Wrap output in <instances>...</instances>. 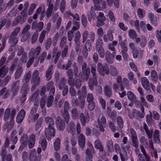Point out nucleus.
Instances as JSON below:
<instances>
[{"label":"nucleus","instance_id":"37","mask_svg":"<svg viewBox=\"0 0 161 161\" xmlns=\"http://www.w3.org/2000/svg\"><path fill=\"white\" fill-rule=\"evenodd\" d=\"M66 3L65 0H62L60 3V10L61 13H63L64 11Z\"/></svg>","mask_w":161,"mask_h":161},{"label":"nucleus","instance_id":"61","mask_svg":"<svg viewBox=\"0 0 161 161\" xmlns=\"http://www.w3.org/2000/svg\"><path fill=\"white\" fill-rule=\"evenodd\" d=\"M38 32L36 31L33 35L31 40V42L32 43H34L36 41L38 37Z\"/></svg>","mask_w":161,"mask_h":161},{"label":"nucleus","instance_id":"20","mask_svg":"<svg viewBox=\"0 0 161 161\" xmlns=\"http://www.w3.org/2000/svg\"><path fill=\"white\" fill-rule=\"evenodd\" d=\"M68 76L69 78L68 83L69 85L71 86H74V80L72 79L73 75L71 70H69L67 72Z\"/></svg>","mask_w":161,"mask_h":161},{"label":"nucleus","instance_id":"35","mask_svg":"<svg viewBox=\"0 0 161 161\" xmlns=\"http://www.w3.org/2000/svg\"><path fill=\"white\" fill-rule=\"evenodd\" d=\"M127 96L129 100L134 101L136 99V96L134 93L131 91L127 92Z\"/></svg>","mask_w":161,"mask_h":161},{"label":"nucleus","instance_id":"42","mask_svg":"<svg viewBox=\"0 0 161 161\" xmlns=\"http://www.w3.org/2000/svg\"><path fill=\"white\" fill-rule=\"evenodd\" d=\"M128 35L129 37L132 38H135L136 36V32L133 29H130L129 31Z\"/></svg>","mask_w":161,"mask_h":161},{"label":"nucleus","instance_id":"3","mask_svg":"<svg viewBox=\"0 0 161 161\" xmlns=\"http://www.w3.org/2000/svg\"><path fill=\"white\" fill-rule=\"evenodd\" d=\"M117 82L118 85L116 84H114V90L118 92L120 97H123L126 95V92L125 91H123V88L122 85L121 78L120 76H118L117 78Z\"/></svg>","mask_w":161,"mask_h":161},{"label":"nucleus","instance_id":"9","mask_svg":"<svg viewBox=\"0 0 161 161\" xmlns=\"http://www.w3.org/2000/svg\"><path fill=\"white\" fill-rule=\"evenodd\" d=\"M87 145L88 146V148L86 151V161H92L91 158L92 156L91 152L93 150V148L92 144L89 142H88Z\"/></svg>","mask_w":161,"mask_h":161},{"label":"nucleus","instance_id":"41","mask_svg":"<svg viewBox=\"0 0 161 161\" xmlns=\"http://www.w3.org/2000/svg\"><path fill=\"white\" fill-rule=\"evenodd\" d=\"M45 122L48 125L53 126L54 124V122L52 118L49 117H46L45 120Z\"/></svg>","mask_w":161,"mask_h":161},{"label":"nucleus","instance_id":"52","mask_svg":"<svg viewBox=\"0 0 161 161\" xmlns=\"http://www.w3.org/2000/svg\"><path fill=\"white\" fill-rule=\"evenodd\" d=\"M130 23L132 25L135 26L137 29H139V22L138 20H136L135 21H133L131 20L130 21Z\"/></svg>","mask_w":161,"mask_h":161},{"label":"nucleus","instance_id":"4","mask_svg":"<svg viewBox=\"0 0 161 161\" xmlns=\"http://www.w3.org/2000/svg\"><path fill=\"white\" fill-rule=\"evenodd\" d=\"M41 49V47H37L35 50L34 49H32L29 54L30 59L27 64V67L29 68L32 64L35 58H36L39 54Z\"/></svg>","mask_w":161,"mask_h":161},{"label":"nucleus","instance_id":"6","mask_svg":"<svg viewBox=\"0 0 161 161\" xmlns=\"http://www.w3.org/2000/svg\"><path fill=\"white\" fill-rule=\"evenodd\" d=\"M45 133L47 140L49 141L52 137H54L55 134V129L53 126L48 125V127L45 129Z\"/></svg>","mask_w":161,"mask_h":161},{"label":"nucleus","instance_id":"27","mask_svg":"<svg viewBox=\"0 0 161 161\" xmlns=\"http://www.w3.org/2000/svg\"><path fill=\"white\" fill-rule=\"evenodd\" d=\"M120 158L121 161H125L127 159L126 152L123 150V151L120 152Z\"/></svg>","mask_w":161,"mask_h":161},{"label":"nucleus","instance_id":"53","mask_svg":"<svg viewBox=\"0 0 161 161\" xmlns=\"http://www.w3.org/2000/svg\"><path fill=\"white\" fill-rule=\"evenodd\" d=\"M140 141L141 143V144L143 145L145 147H147V143L144 136H141L140 138Z\"/></svg>","mask_w":161,"mask_h":161},{"label":"nucleus","instance_id":"48","mask_svg":"<svg viewBox=\"0 0 161 161\" xmlns=\"http://www.w3.org/2000/svg\"><path fill=\"white\" fill-rule=\"evenodd\" d=\"M110 74L114 76L117 74V71L116 68L113 66H111L110 67Z\"/></svg>","mask_w":161,"mask_h":161},{"label":"nucleus","instance_id":"64","mask_svg":"<svg viewBox=\"0 0 161 161\" xmlns=\"http://www.w3.org/2000/svg\"><path fill=\"white\" fill-rule=\"evenodd\" d=\"M156 35L158 41L159 42H161V30L160 31L157 30L156 32Z\"/></svg>","mask_w":161,"mask_h":161},{"label":"nucleus","instance_id":"60","mask_svg":"<svg viewBox=\"0 0 161 161\" xmlns=\"http://www.w3.org/2000/svg\"><path fill=\"white\" fill-rule=\"evenodd\" d=\"M44 24L43 22H40L37 25L36 31H40L43 28Z\"/></svg>","mask_w":161,"mask_h":161},{"label":"nucleus","instance_id":"63","mask_svg":"<svg viewBox=\"0 0 161 161\" xmlns=\"http://www.w3.org/2000/svg\"><path fill=\"white\" fill-rule=\"evenodd\" d=\"M94 99V97L93 95L91 93H88L87 97V100L88 103H89Z\"/></svg>","mask_w":161,"mask_h":161},{"label":"nucleus","instance_id":"62","mask_svg":"<svg viewBox=\"0 0 161 161\" xmlns=\"http://www.w3.org/2000/svg\"><path fill=\"white\" fill-rule=\"evenodd\" d=\"M120 46H121L122 49L121 52H127V48L125 46V42H121L120 43Z\"/></svg>","mask_w":161,"mask_h":161},{"label":"nucleus","instance_id":"13","mask_svg":"<svg viewBox=\"0 0 161 161\" xmlns=\"http://www.w3.org/2000/svg\"><path fill=\"white\" fill-rule=\"evenodd\" d=\"M78 144L80 147L83 149L85 143V138L84 135L80 134L78 137Z\"/></svg>","mask_w":161,"mask_h":161},{"label":"nucleus","instance_id":"18","mask_svg":"<svg viewBox=\"0 0 161 161\" xmlns=\"http://www.w3.org/2000/svg\"><path fill=\"white\" fill-rule=\"evenodd\" d=\"M86 63H84L82 64V71L83 73L85 75L87 76V79H88V77L90 73V69L88 68L86 69Z\"/></svg>","mask_w":161,"mask_h":161},{"label":"nucleus","instance_id":"47","mask_svg":"<svg viewBox=\"0 0 161 161\" xmlns=\"http://www.w3.org/2000/svg\"><path fill=\"white\" fill-rule=\"evenodd\" d=\"M53 100V95H50L48 98L47 106V107H50L52 103Z\"/></svg>","mask_w":161,"mask_h":161},{"label":"nucleus","instance_id":"1","mask_svg":"<svg viewBox=\"0 0 161 161\" xmlns=\"http://www.w3.org/2000/svg\"><path fill=\"white\" fill-rule=\"evenodd\" d=\"M16 113V111L14 109H12L10 112V109L9 108H7L5 111L4 120L5 121H7L9 118L11 119L9 124H8V122H6L4 125V128H7L8 131H9L13 127L14 124V120H13V119Z\"/></svg>","mask_w":161,"mask_h":161},{"label":"nucleus","instance_id":"54","mask_svg":"<svg viewBox=\"0 0 161 161\" xmlns=\"http://www.w3.org/2000/svg\"><path fill=\"white\" fill-rule=\"evenodd\" d=\"M23 34V35L22 36L21 39V41L22 42H24L26 41L27 39L30 35V32H27V34Z\"/></svg>","mask_w":161,"mask_h":161},{"label":"nucleus","instance_id":"15","mask_svg":"<svg viewBox=\"0 0 161 161\" xmlns=\"http://www.w3.org/2000/svg\"><path fill=\"white\" fill-rule=\"evenodd\" d=\"M80 120L81 124L83 126H84L86 125V122H87L89 120L88 113L87 112V115L86 117L84 116L83 113H81L80 114Z\"/></svg>","mask_w":161,"mask_h":161},{"label":"nucleus","instance_id":"34","mask_svg":"<svg viewBox=\"0 0 161 161\" xmlns=\"http://www.w3.org/2000/svg\"><path fill=\"white\" fill-rule=\"evenodd\" d=\"M159 132L158 130H155L154 131L153 135V138L154 141L156 142H159Z\"/></svg>","mask_w":161,"mask_h":161},{"label":"nucleus","instance_id":"19","mask_svg":"<svg viewBox=\"0 0 161 161\" xmlns=\"http://www.w3.org/2000/svg\"><path fill=\"white\" fill-rule=\"evenodd\" d=\"M39 143L41 145L43 150H45L47 147V142L46 139L44 138L43 136H42L40 137Z\"/></svg>","mask_w":161,"mask_h":161},{"label":"nucleus","instance_id":"57","mask_svg":"<svg viewBox=\"0 0 161 161\" xmlns=\"http://www.w3.org/2000/svg\"><path fill=\"white\" fill-rule=\"evenodd\" d=\"M95 103L94 102H92L90 103L88 106V109L91 111L93 110L95 107Z\"/></svg>","mask_w":161,"mask_h":161},{"label":"nucleus","instance_id":"31","mask_svg":"<svg viewBox=\"0 0 161 161\" xmlns=\"http://www.w3.org/2000/svg\"><path fill=\"white\" fill-rule=\"evenodd\" d=\"M95 147L97 149H99L100 151H103V148L101 145V142L100 141L96 140L95 142Z\"/></svg>","mask_w":161,"mask_h":161},{"label":"nucleus","instance_id":"10","mask_svg":"<svg viewBox=\"0 0 161 161\" xmlns=\"http://www.w3.org/2000/svg\"><path fill=\"white\" fill-rule=\"evenodd\" d=\"M97 70L102 75H104L105 73L107 75L109 73L108 67L107 65H105L103 67L101 64L98 63L97 65Z\"/></svg>","mask_w":161,"mask_h":161},{"label":"nucleus","instance_id":"24","mask_svg":"<svg viewBox=\"0 0 161 161\" xmlns=\"http://www.w3.org/2000/svg\"><path fill=\"white\" fill-rule=\"evenodd\" d=\"M60 140L59 138H57L54 142V147L55 150H58L60 148Z\"/></svg>","mask_w":161,"mask_h":161},{"label":"nucleus","instance_id":"55","mask_svg":"<svg viewBox=\"0 0 161 161\" xmlns=\"http://www.w3.org/2000/svg\"><path fill=\"white\" fill-rule=\"evenodd\" d=\"M97 49L98 51L100 57L101 58L104 57V51L103 48L102 47H101Z\"/></svg>","mask_w":161,"mask_h":161},{"label":"nucleus","instance_id":"14","mask_svg":"<svg viewBox=\"0 0 161 161\" xmlns=\"http://www.w3.org/2000/svg\"><path fill=\"white\" fill-rule=\"evenodd\" d=\"M69 103L65 102L64 103V111L63 114V116L66 123L68 122L69 119V115L66 110L69 108Z\"/></svg>","mask_w":161,"mask_h":161},{"label":"nucleus","instance_id":"32","mask_svg":"<svg viewBox=\"0 0 161 161\" xmlns=\"http://www.w3.org/2000/svg\"><path fill=\"white\" fill-rule=\"evenodd\" d=\"M53 66H51L47 70L46 75V77L47 80H50L52 76V70Z\"/></svg>","mask_w":161,"mask_h":161},{"label":"nucleus","instance_id":"50","mask_svg":"<svg viewBox=\"0 0 161 161\" xmlns=\"http://www.w3.org/2000/svg\"><path fill=\"white\" fill-rule=\"evenodd\" d=\"M108 126L113 132H115L116 131V127L114 124L113 122L111 121L109 122L108 123Z\"/></svg>","mask_w":161,"mask_h":161},{"label":"nucleus","instance_id":"7","mask_svg":"<svg viewBox=\"0 0 161 161\" xmlns=\"http://www.w3.org/2000/svg\"><path fill=\"white\" fill-rule=\"evenodd\" d=\"M96 72V68L94 67H92L91 69V73L93 75V79H90L88 82L89 88L91 90H92L93 89L94 86L96 85L97 84Z\"/></svg>","mask_w":161,"mask_h":161},{"label":"nucleus","instance_id":"2","mask_svg":"<svg viewBox=\"0 0 161 161\" xmlns=\"http://www.w3.org/2000/svg\"><path fill=\"white\" fill-rule=\"evenodd\" d=\"M107 5L105 2H103L101 5L100 3L94 7L92 6L90 12L87 14L88 19L90 22H91L92 19L93 20L96 18V15L95 13V10H103L106 8Z\"/></svg>","mask_w":161,"mask_h":161},{"label":"nucleus","instance_id":"33","mask_svg":"<svg viewBox=\"0 0 161 161\" xmlns=\"http://www.w3.org/2000/svg\"><path fill=\"white\" fill-rule=\"evenodd\" d=\"M151 78L153 81H156L158 79V75L156 71L154 70H152L151 73Z\"/></svg>","mask_w":161,"mask_h":161},{"label":"nucleus","instance_id":"26","mask_svg":"<svg viewBox=\"0 0 161 161\" xmlns=\"http://www.w3.org/2000/svg\"><path fill=\"white\" fill-rule=\"evenodd\" d=\"M104 91L105 95L109 97L111 95L112 92L110 86H105L104 87Z\"/></svg>","mask_w":161,"mask_h":161},{"label":"nucleus","instance_id":"36","mask_svg":"<svg viewBox=\"0 0 161 161\" xmlns=\"http://www.w3.org/2000/svg\"><path fill=\"white\" fill-rule=\"evenodd\" d=\"M131 140L133 146L135 148H137L138 142L137 140V136H133V137L131 138Z\"/></svg>","mask_w":161,"mask_h":161},{"label":"nucleus","instance_id":"51","mask_svg":"<svg viewBox=\"0 0 161 161\" xmlns=\"http://www.w3.org/2000/svg\"><path fill=\"white\" fill-rule=\"evenodd\" d=\"M53 9V6L51 5L50 6H48V8L47 10L46 16L47 18L49 17L52 13Z\"/></svg>","mask_w":161,"mask_h":161},{"label":"nucleus","instance_id":"46","mask_svg":"<svg viewBox=\"0 0 161 161\" xmlns=\"http://www.w3.org/2000/svg\"><path fill=\"white\" fill-rule=\"evenodd\" d=\"M137 13L138 17L141 19H142L145 14L144 11L141 9H137Z\"/></svg>","mask_w":161,"mask_h":161},{"label":"nucleus","instance_id":"28","mask_svg":"<svg viewBox=\"0 0 161 161\" xmlns=\"http://www.w3.org/2000/svg\"><path fill=\"white\" fill-rule=\"evenodd\" d=\"M17 133L16 130L14 131L11 134V137L12 138V144H15L18 141V138L16 136H14Z\"/></svg>","mask_w":161,"mask_h":161},{"label":"nucleus","instance_id":"23","mask_svg":"<svg viewBox=\"0 0 161 161\" xmlns=\"http://www.w3.org/2000/svg\"><path fill=\"white\" fill-rule=\"evenodd\" d=\"M105 57L107 61L111 63L112 62V60L114 58V56L112 55L110 51H107L106 52Z\"/></svg>","mask_w":161,"mask_h":161},{"label":"nucleus","instance_id":"29","mask_svg":"<svg viewBox=\"0 0 161 161\" xmlns=\"http://www.w3.org/2000/svg\"><path fill=\"white\" fill-rule=\"evenodd\" d=\"M143 127L146 132L148 136V137L149 138L151 137L152 136L153 130H151L148 131L147 130V126L145 123H144L143 124Z\"/></svg>","mask_w":161,"mask_h":161},{"label":"nucleus","instance_id":"11","mask_svg":"<svg viewBox=\"0 0 161 161\" xmlns=\"http://www.w3.org/2000/svg\"><path fill=\"white\" fill-rule=\"evenodd\" d=\"M57 128L60 130H62L64 129L65 125L59 117H57L56 121Z\"/></svg>","mask_w":161,"mask_h":161},{"label":"nucleus","instance_id":"43","mask_svg":"<svg viewBox=\"0 0 161 161\" xmlns=\"http://www.w3.org/2000/svg\"><path fill=\"white\" fill-rule=\"evenodd\" d=\"M22 71V69L21 67H19L17 70L15 74V78L16 79L18 78L20 76Z\"/></svg>","mask_w":161,"mask_h":161},{"label":"nucleus","instance_id":"45","mask_svg":"<svg viewBox=\"0 0 161 161\" xmlns=\"http://www.w3.org/2000/svg\"><path fill=\"white\" fill-rule=\"evenodd\" d=\"M108 15L110 20L113 22H114L115 19L113 13L110 11H108Z\"/></svg>","mask_w":161,"mask_h":161},{"label":"nucleus","instance_id":"49","mask_svg":"<svg viewBox=\"0 0 161 161\" xmlns=\"http://www.w3.org/2000/svg\"><path fill=\"white\" fill-rule=\"evenodd\" d=\"M103 44V41L102 39L100 38H99L97 40V41L96 45V47L97 49H98L99 48L102 47V45Z\"/></svg>","mask_w":161,"mask_h":161},{"label":"nucleus","instance_id":"12","mask_svg":"<svg viewBox=\"0 0 161 161\" xmlns=\"http://www.w3.org/2000/svg\"><path fill=\"white\" fill-rule=\"evenodd\" d=\"M25 115V112L23 110H21L18 114L16 118V121L17 123H20L24 119Z\"/></svg>","mask_w":161,"mask_h":161},{"label":"nucleus","instance_id":"58","mask_svg":"<svg viewBox=\"0 0 161 161\" xmlns=\"http://www.w3.org/2000/svg\"><path fill=\"white\" fill-rule=\"evenodd\" d=\"M27 135L26 134H24L21 137L20 139L21 142H25L27 143Z\"/></svg>","mask_w":161,"mask_h":161},{"label":"nucleus","instance_id":"59","mask_svg":"<svg viewBox=\"0 0 161 161\" xmlns=\"http://www.w3.org/2000/svg\"><path fill=\"white\" fill-rule=\"evenodd\" d=\"M100 104H101L103 109H104L106 108V102L105 100L101 98L99 99Z\"/></svg>","mask_w":161,"mask_h":161},{"label":"nucleus","instance_id":"30","mask_svg":"<svg viewBox=\"0 0 161 161\" xmlns=\"http://www.w3.org/2000/svg\"><path fill=\"white\" fill-rule=\"evenodd\" d=\"M117 121L118 126L120 129L122 128L123 127L124 122L122 118L120 116H118L117 118Z\"/></svg>","mask_w":161,"mask_h":161},{"label":"nucleus","instance_id":"56","mask_svg":"<svg viewBox=\"0 0 161 161\" xmlns=\"http://www.w3.org/2000/svg\"><path fill=\"white\" fill-rule=\"evenodd\" d=\"M81 22L82 25L86 26V25L87 20L86 17L84 15H82L81 16Z\"/></svg>","mask_w":161,"mask_h":161},{"label":"nucleus","instance_id":"5","mask_svg":"<svg viewBox=\"0 0 161 161\" xmlns=\"http://www.w3.org/2000/svg\"><path fill=\"white\" fill-rule=\"evenodd\" d=\"M20 31V28L19 27H17L12 33L8 41L9 43L11 44L12 46H14L17 43L18 40L16 36Z\"/></svg>","mask_w":161,"mask_h":161},{"label":"nucleus","instance_id":"8","mask_svg":"<svg viewBox=\"0 0 161 161\" xmlns=\"http://www.w3.org/2000/svg\"><path fill=\"white\" fill-rule=\"evenodd\" d=\"M98 127L100 131L103 132L104 131V128L106 125V120L104 116H102L101 119L97 120Z\"/></svg>","mask_w":161,"mask_h":161},{"label":"nucleus","instance_id":"22","mask_svg":"<svg viewBox=\"0 0 161 161\" xmlns=\"http://www.w3.org/2000/svg\"><path fill=\"white\" fill-rule=\"evenodd\" d=\"M148 17L150 19L152 24L154 26H156L157 24V20L156 18L154 17L152 13L148 14Z\"/></svg>","mask_w":161,"mask_h":161},{"label":"nucleus","instance_id":"38","mask_svg":"<svg viewBox=\"0 0 161 161\" xmlns=\"http://www.w3.org/2000/svg\"><path fill=\"white\" fill-rule=\"evenodd\" d=\"M105 20V17H101L100 18V20H97L96 24L97 26L99 27L104 25V21Z\"/></svg>","mask_w":161,"mask_h":161},{"label":"nucleus","instance_id":"21","mask_svg":"<svg viewBox=\"0 0 161 161\" xmlns=\"http://www.w3.org/2000/svg\"><path fill=\"white\" fill-rule=\"evenodd\" d=\"M68 131L71 133L72 135L74 134L75 132V125L73 122H71L67 128Z\"/></svg>","mask_w":161,"mask_h":161},{"label":"nucleus","instance_id":"16","mask_svg":"<svg viewBox=\"0 0 161 161\" xmlns=\"http://www.w3.org/2000/svg\"><path fill=\"white\" fill-rule=\"evenodd\" d=\"M35 136L34 134H31L29 137L28 146L30 148H32L34 146L35 143Z\"/></svg>","mask_w":161,"mask_h":161},{"label":"nucleus","instance_id":"39","mask_svg":"<svg viewBox=\"0 0 161 161\" xmlns=\"http://www.w3.org/2000/svg\"><path fill=\"white\" fill-rule=\"evenodd\" d=\"M36 6V4L35 3H32L31 4L28 11V14L29 15H31L32 14Z\"/></svg>","mask_w":161,"mask_h":161},{"label":"nucleus","instance_id":"40","mask_svg":"<svg viewBox=\"0 0 161 161\" xmlns=\"http://www.w3.org/2000/svg\"><path fill=\"white\" fill-rule=\"evenodd\" d=\"M80 37V34L79 31H77L75 34V36L74 39V41L76 44L79 45V40Z\"/></svg>","mask_w":161,"mask_h":161},{"label":"nucleus","instance_id":"25","mask_svg":"<svg viewBox=\"0 0 161 161\" xmlns=\"http://www.w3.org/2000/svg\"><path fill=\"white\" fill-rule=\"evenodd\" d=\"M143 145H141V152L143 153V156L145 157L146 161H150V158L149 155L147 154V153L146 152L144 148L143 147Z\"/></svg>","mask_w":161,"mask_h":161},{"label":"nucleus","instance_id":"44","mask_svg":"<svg viewBox=\"0 0 161 161\" xmlns=\"http://www.w3.org/2000/svg\"><path fill=\"white\" fill-rule=\"evenodd\" d=\"M72 118L74 119H76L78 117V111L75 108H73L71 111Z\"/></svg>","mask_w":161,"mask_h":161},{"label":"nucleus","instance_id":"17","mask_svg":"<svg viewBox=\"0 0 161 161\" xmlns=\"http://www.w3.org/2000/svg\"><path fill=\"white\" fill-rule=\"evenodd\" d=\"M142 84L143 87L146 90H148L149 88V83L147 79L145 77L142 78Z\"/></svg>","mask_w":161,"mask_h":161}]
</instances>
